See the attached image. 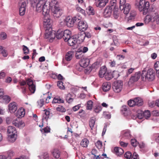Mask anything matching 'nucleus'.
Masks as SVG:
<instances>
[{"mask_svg":"<svg viewBox=\"0 0 159 159\" xmlns=\"http://www.w3.org/2000/svg\"><path fill=\"white\" fill-rule=\"evenodd\" d=\"M43 15V25L46 31L44 37L50 39H54L56 37V34L54 31H52V25L50 16L48 14Z\"/></svg>","mask_w":159,"mask_h":159,"instance_id":"obj_1","label":"nucleus"},{"mask_svg":"<svg viewBox=\"0 0 159 159\" xmlns=\"http://www.w3.org/2000/svg\"><path fill=\"white\" fill-rule=\"evenodd\" d=\"M26 3L25 2H22L19 8V14L20 16H23L25 14L26 11Z\"/></svg>","mask_w":159,"mask_h":159,"instance_id":"obj_18","label":"nucleus"},{"mask_svg":"<svg viewBox=\"0 0 159 159\" xmlns=\"http://www.w3.org/2000/svg\"><path fill=\"white\" fill-rule=\"evenodd\" d=\"M68 42V45L70 46H73L76 44H78V43L77 39L76 37L75 36V35L73 36L72 37L69 38L67 40Z\"/></svg>","mask_w":159,"mask_h":159,"instance_id":"obj_14","label":"nucleus"},{"mask_svg":"<svg viewBox=\"0 0 159 159\" xmlns=\"http://www.w3.org/2000/svg\"><path fill=\"white\" fill-rule=\"evenodd\" d=\"M93 102L91 100L89 101L87 104L86 109L88 110H92Z\"/></svg>","mask_w":159,"mask_h":159,"instance_id":"obj_40","label":"nucleus"},{"mask_svg":"<svg viewBox=\"0 0 159 159\" xmlns=\"http://www.w3.org/2000/svg\"><path fill=\"white\" fill-rule=\"evenodd\" d=\"M57 85L59 88L61 89L64 90L65 89V86L63 85V83L61 80L57 82Z\"/></svg>","mask_w":159,"mask_h":159,"instance_id":"obj_46","label":"nucleus"},{"mask_svg":"<svg viewBox=\"0 0 159 159\" xmlns=\"http://www.w3.org/2000/svg\"><path fill=\"white\" fill-rule=\"evenodd\" d=\"M50 129L48 126H47L41 130L42 133H48L50 132Z\"/></svg>","mask_w":159,"mask_h":159,"instance_id":"obj_52","label":"nucleus"},{"mask_svg":"<svg viewBox=\"0 0 159 159\" xmlns=\"http://www.w3.org/2000/svg\"><path fill=\"white\" fill-rule=\"evenodd\" d=\"M109 0H95L96 6L99 8L104 7L108 2Z\"/></svg>","mask_w":159,"mask_h":159,"instance_id":"obj_12","label":"nucleus"},{"mask_svg":"<svg viewBox=\"0 0 159 159\" xmlns=\"http://www.w3.org/2000/svg\"><path fill=\"white\" fill-rule=\"evenodd\" d=\"M0 53L4 57H6L7 55L6 51L3 49L2 46H0Z\"/></svg>","mask_w":159,"mask_h":159,"instance_id":"obj_43","label":"nucleus"},{"mask_svg":"<svg viewBox=\"0 0 159 159\" xmlns=\"http://www.w3.org/2000/svg\"><path fill=\"white\" fill-rule=\"evenodd\" d=\"M23 51L24 54L27 55L29 53V49L26 46L23 45L22 46Z\"/></svg>","mask_w":159,"mask_h":159,"instance_id":"obj_49","label":"nucleus"},{"mask_svg":"<svg viewBox=\"0 0 159 159\" xmlns=\"http://www.w3.org/2000/svg\"><path fill=\"white\" fill-rule=\"evenodd\" d=\"M134 102L135 103V105H137L138 106H141L143 104L142 100L139 98H134Z\"/></svg>","mask_w":159,"mask_h":159,"instance_id":"obj_32","label":"nucleus"},{"mask_svg":"<svg viewBox=\"0 0 159 159\" xmlns=\"http://www.w3.org/2000/svg\"><path fill=\"white\" fill-rule=\"evenodd\" d=\"M52 10V15L55 17H59L62 13V10L59 7L55 6L54 8Z\"/></svg>","mask_w":159,"mask_h":159,"instance_id":"obj_8","label":"nucleus"},{"mask_svg":"<svg viewBox=\"0 0 159 159\" xmlns=\"http://www.w3.org/2000/svg\"><path fill=\"white\" fill-rule=\"evenodd\" d=\"M113 16L115 19H117L119 16V13L117 10H115L113 11Z\"/></svg>","mask_w":159,"mask_h":159,"instance_id":"obj_54","label":"nucleus"},{"mask_svg":"<svg viewBox=\"0 0 159 159\" xmlns=\"http://www.w3.org/2000/svg\"><path fill=\"white\" fill-rule=\"evenodd\" d=\"M32 4L36 5V10L38 12L43 11V15L49 14L50 11V4L46 2L45 0H29Z\"/></svg>","mask_w":159,"mask_h":159,"instance_id":"obj_2","label":"nucleus"},{"mask_svg":"<svg viewBox=\"0 0 159 159\" xmlns=\"http://www.w3.org/2000/svg\"><path fill=\"white\" fill-rule=\"evenodd\" d=\"M143 115L144 117L146 119L149 118L151 115L150 112L148 110H146L143 112Z\"/></svg>","mask_w":159,"mask_h":159,"instance_id":"obj_45","label":"nucleus"},{"mask_svg":"<svg viewBox=\"0 0 159 159\" xmlns=\"http://www.w3.org/2000/svg\"><path fill=\"white\" fill-rule=\"evenodd\" d=\"M56 37L58 39H60L62 38H63L64 35L63 30H59L56 33Z\"/></svg>","mask_w":159,"mask_h":159,"instance_id":"obj_31","label":"nucleus"},{"mask_svg":"<svg viewBox=\"0 0 159 159\" xmlns=\"http://www.w3.org/2000/svg\"><path fill=\"white\" fill-rule=\"evenodd\" d=\"M122 138L124 139H130L131 137L130 130H126L122 131Z\"/></svg>","mask_w":159,"mask_h":159,"instance_id":"obj_22","label":"nucleus"},{"mask_svg":"<svg viewBox=\"0 0 159 159\" xmlns=\"http://www.w3.org/2000/svg\"><path fill=\"white\" fill-rule=\"evenodd\" d=\"M27 83L30 91L32 93H34L35 91L36 87L34 84L33 80L31 79H29L27 80Z\"/></svg>","mask_w":159,"mask_h":159,"instance_id":"obj_11","label":"nucleus"},{"mask_svg":"<svg viewBox=\"0 0 159 159\" xmlns=\"http://www.w3.org/2000/svg\"><path fill=\"white\" fill-rule=\"evenodd\" d=\"M9 111L11 113H14L17 110V105L15 102L10 103L8 106Z\"/></svg>","mask_w":159,"mask_h":159,"instance_id":"obj_17","label":"nucleus"},{"mask_svg":"<svg viewBox=\"0 0 159 159\" xmlns=\"http://www.w3.org/2000/svg\"><path fill=\"white\" fill-rule=\"evenodd\" d=\"M89 143V140L87 139L84 138L83 139L81 142L80 145L84 147H86Z\"/></svg>","mask_w":159,"mask_h":159,"instance_id":"obj_36","label":"nucleus"},{"mask_svg":"<svg viewBox=\"0 0 159 159\" xmlns=\"http://www.w3.org/2000/svg\"><path fill=\"white\" fill-rule=\"evenodd\" d=\"M90 61L89 59L87 58H83L81 59L80 64V66L83 68L87 67L89 65Z\"/></svg>","mask_w":159,"mask_h":159,"instance_id":"obj_19","label":"nucleus"},{"mask_svg":"<svg viewBox=\"0 0 159 159\" xmlns=\"http://www.w3.org/2000/svg\"><path fill=\"white\" fill-rule=\"evenodd\" d=\"M131 6L129 3H126L125 5L121 6L120 7L121 10H124V13L125 15L128 14L130 11Z\"/></svg>","mask_w":159,"mask_h":159,"instance_id":"obj_15","label":"nucleus"},{"mask_svg":"<svg viewBox=\"0 0 159 159\" xmlns=\"http://www.w3.org/2000/svg\"><path fill=\"white\" fill-rule=\"evenodd\" d=\"M88 13L89 15H93L94 14V11L93 8L90 6H89L87 9Z\"/></svg>","mask_w":159,"mask_h":159,"instance_id":"obj_39","label":"nucleus"},{"mask_svg":"<svg viewBox=\"0 0 159 159\" xmlns=\"http://www.w3.org/2000/svg\"><path fill=\"white\" fill-rule=\"evenodd\" d=\"M56 110L59 111L64 112L66 111V109L63 106L59 105L56 108Z\"/></svg>","mask_w":159,"mask_h":159,"instance_id":"obj_47","label":"nucleus"},{"mask_svg":"<svg viewBox=\"0 0 159 159\" xmlns=\"http://www.w3.org/2000/svg\"><path fill=\"white\" fill-rule=\"evenodd\" d=\"M2 98L3 102L7 104L9 103L11 100L9 96L7 95L3 96Z\"/></svg>","mask_w":159,"mask_h":159,"instance_id":"obj_44","label":"nucleus"},{"mask_svg":"<svg viewBox=\"0 0 159 159\" xmlns=\"http://www.w3.org/2000/svg\"><path fill=\"white\" fill-rule=\"evenodd\" d=\"M78 25V28L79 30L84 32L88 28V25L87 22L85 21L79 20Z\"/></svg>","mask_w":159,"mask_h":159,"instance_id":"obj_9","label":"nucleus"},{"mask_svg":"<svg viewBox=\"0 0 159 159\" xmlns=\"http://www.w3.org/2000/svg\"><path fill=\"white\" fill-rule=\"evenodd\" d=\"M38 157H39V159H49V154L47 152H44L42 155L39 156Z\"/></svg>","mask_w":159,"mask_h":159,"instance_id":"obj_38","label":"nucleus"},{"mask_svg":"<svg viewBox=\"0 0 159 159\" xmlns=\"http://www.w3.org/2000/svg\"><path fill=\"white\" fill-rule=\"evenodd\" d=\"M143 117V111L141 110L138 111L136 114L133 115L132 116V118L133 119H135L137 118L141 119Z\"/></svg>","mask_w":159,"mask_h":159,"instance_id":"obj_23","label":"nucleus"},{"mask_svg":"<svg viewBox=\"0 0 159 159\" xmlns=\"http://www.w3.org/2000/svg\"><path fill=\"white\" fill-rule=\"evenodd\" d=\"M95 145L98 148L100 149L102 146V142L98 140L95 143Z\"/></svg>","mask_w":159,"mask_h":159,"instance_id":"obj_61","label":"nucleus"},{"mask_svg":"<svg viewBox=\"0 0 159 159\" xmlns=\"http://www.w3.org/2000/svg\"><path fill=\"white\" fill-rule=\"evenodd\" d=\"M131 145L134 147H136L138 143V142L135 139H132L131 140Z\"/></svg>","mask_w":159,"mask_h":159,"instance_id":"obj_55","label":"nucleus"},{"mask_svg":"<svg viewBox=\"0 0 159 159\" xmlns=\"http://www.w3.org/2000/svg\"><path fill=\"white\" fill-rule=\"evenodd\" d=\"M154 66L156 70H159V61H157L155 63Z\"/></svg>","mask_w":159,"mask_h":159,"instance_id":"obj_63","label":"nucleus"},{"mask_svg":"<svg viewBox=\"0 0 159 159\" xmlns=\"http://www.w3.org/2000/svg\"><path fill=\"white\" fill-rule=\"evenodd\" d=\"M38 106L39 107H41L44 105V101L43 99H41L37 102Z\"/></svg>","mask_w":159,"mask_h":159,"instance_id":"obj_51","label":"nucleus"},{"mask_svg":"<svg viewBox=\"0 0 159 159\" xmlns=\"http://www.w3.org/2000/svg\"><path fill=\"white\" fill-rule=\"evenodd\" d=\"M63 39L64 41L66 42L68 39L71 37V32L69 30H66L63 31Z\"/></svg>","mask_w":159,"mask_h":159,"instance_id":"obj_20","label":"nucleus"},{"mask_svg":"<svg viewBox=\"0 0 159 159\" xmlns=\"http://www.w3.org/2000/svg\"><path fill=\"white\" fill-rule=\"evenodd\" d=\"M81 17L78 16L72 18L70 16H67L64 20V23L68 27H73L75 22H76L80 20Z\"/></svg>","mask_w":159,"mask_h":159,"instance_id":"obj_5","label":"nucleus"},{"mask_svg":"<svg viewBox=\"0 0 159 159\" xmlns=\"http://www.w3.org/2000/svg\"><path fill=\"white\" fill-rule=\"evenodd\" d=\"M7 38V34L4 32H2L0 33V39L2 40H4Z\"/></svg>","mask_w":159,"mask_h":159,"instance_id":"obj_53","label":"nucleus"},{"mask_svg":"<svg viewBox=\"0 0 159 159\" xmlns=\"http://www.w3.org/2000/svg\"><path fill=\"white\" fill-rule=\"evenodd\" d=\"M25 114V110L24 109L21 108L19 109L16 113V116L18 118H21L24 116Z\"/></svg>","mask_w":159,"mask_h":159,"instance_id":"obj_21","label":"nucleus"},{"mask_svg":"<svg viewBox=\"0 0 159 159\" xmlns=\"http://www.w3.org/2000/svg\"><path fill=\"white\" fill-rule=\"evenodd\" d=\"M154 16V12L152 13L149 15H147L145 18V20L147 23L150 21L152 22L153 20V16Z\"/></svg>","mask_w":159,"mask_h":159,"instance_id":"obj_27","label":"nucleus"},{"mask_svg":"<svg viewBox=\"0 0 159 159\" xmlns=\"http://www.w3.org/2000/svg\"><path fill=\"white\" fill-rule=\"evenodd\" d=\"M51 153L55 158H58L60 156V152L57 149H54L52 151Z\"/></svg>","mask_w":159,"mask_h":159,"instance_id":"obj_30","label":"nucleus"},{"mask_svg":"<svg viewBox=\"0 0 159 159\" xmlns=\"http://www.w3.org/2000/svg\"><path fill=\"white\" fill-rule=\"evenodd\" d=\"M95 119L93 118H91L89 121V125L91 130H93L95 124Z\"/></svg>","mask_w":159,"mask_h":159,"instance_id":"obj_37","label":"nucleus"},{"mask_svg":"<svg viewBox=\"0 0 159 159\" xmlns=\"http://www.w3.org/2000/svg\"><path fill=\"white\" fill-rule=\"evenodd\" d=\"M141 75L140 71H138L135 73L134 75L131 76L129 79V83L132 84L134 82L137 81L139 79Z\"/></svg>","mask_w":159,"mask_h":159,"instance_id":"obj_10","label":"nucleus"},{"mask_svg":"<svg viewBox=\"0 0 159 159\" xmlns=\"http://www.w3.org/2000/svg\"><path fill=\"white\" fill-rule=\"evenodd\" d=\"M146 79L150 81L153 80L155 78V72L152 69L148 70L145 75H144Z\"/></svg>","mask_w":159,"mask_h":159,"instance_id":"obj_7","label":"nucleus"},{"mask_svg":"<svg viewBox=\"0 0 159 159\" xmlns=\"http://www.w3.org/2000/svg\"><path fill=\"white\" fill-rule=\"evenodd\" d=\"M132 156V153L130 152H127L124 155L125 157L127 159H130Z\"/></svg>","mask_w":159,"mask_h":159,"instance_id":"obj_58","label":"nucleus"},{"mask_svg":"<svg viewBox=\"0 0 159 159\" xmlns=\"http://www.w3.org/2000/svg\"><path fill=\"white\" fill-rule=\"evenodd\" d=\"M84 55V54L81 50H79L76 52L75 54V57L76 59L81 58Z\"/></svg>","mask_w":159,"mask_h":159,"instance_id":"obj_33","label":"nucleus"},{"mask_svg":"<svg viewBox=\"0 0 159 159\" xmlns=\"http://www.w3.org/2000/svg\"><path fill=\"white\" fill-rule=\"evenodd\" d=\"M128 105L130 107H133L135 105V103L134 102V100H130L128 102Z\"/></svg>","mask_w":159,"mask_h":159,"instance_id":"obj_57","label":"nucleus"},{"mask_svg":"<svg viewBox=\"0 0 159 159\" xmlns=\"http://www.w3.org/2000/svg\"><path fill=\"white\" fill-rule=\"evenodd\" d=\"M5 154L6 155L8 159H11L15 155L14 152L11 150L7 151L5 153Z\"/></svg>","mask_w":159,"mask_h":159,"instance_id":"obj_29","label":"nucleus"},{"mask_svg":"<svg viewBox=\"0 0 159 159\" xmlns=\"http://www.w3.org/2000/svg\"><path fill=\"white\" fill-rule=\"evenodd\" d=\"M123 86V83L121 80H117L113 83L112 89L115 93H119L122 90Z\"/></svg>","mask_w":159,"mask_h":159,"instance_id":"obj_6","label":"nucleus"},{"mask_svg":"<svg viewBox=\"0 0 159 159\" xmlns=\"http://www.w3.org/2000/svg\"><path fill=\"white\" fill-rule=\"evenodd\" d=\"M111 87V84L109 83L105 82L103 84L102 88L104 91L107 92L110 89Z\"/></svg>","mask_w":159,"mask_h":159,"instance_id":"obj_28","label":"nucleus"},{"mask_svg":"<svg viewBox=\"0 0 159 159\" xmlns=\"http://www.w3.org/2000/svg\"><path fill=\"white\" fill-rule=\"evenodd\" d=\"M103 115L106 118L110 119L111 118V114L108 112H104Z\"/></svg>","mask_w":159,"mask_h":159,"instance_id":"obj_60","label":"nucleus"},{"mask_svg":"<svg viewBox=\"0 0 159 159\" xmlns=\"http://www.w3.org/2000/svg\"><path fill=\"white\" fill-rule=\"evenodd\" d=\"M84 32H81L75 35V36L77 39L78 43H80L83 42L85 39Z\"/></svg>","mask_w":159,"mask_h":159,"instance_id":"obj_16","label":"nucleus"},{"mask_svg":"<svg viewBox=\"0 0 159 159\" xmlns=\"http://www.w3.org/2000/svg\"><path fill=\"white\" fill-rule=\"evenodd\" d=\"M136 15V13L135 11L133 12L132 13H131L130 15L128 18V20H132L134 19Z\"/></svg>","mask_w":159,"mask_h":159,"instance_id":"obj_56","label":"nucleus"},{"mask_svg":"<svg viewBox=\"0 0 159 159\" xmlns=\"http://www.w3.org/2000/svg\"><path fill=\"white\" fill-rule=\"evenodd\" d=\"M113 6L112 7L108 6L105 8L103 15L105 17H109L111 16L112 11L113 10Z\"/></svg>","mask_w":159,"mask_h":159,"instance_id":"obj_13","label":"nucleus"},{"mask_svg":"<svg viewBox=\"0 0 159 159\" xmlns=\"http://www.w3.org/2000/svg\"><path fill=\"white\" fill-rule=\"evenodd\" d=\"M153 20L152 22L156 21L157 24H159V14H157L156 13H154Z\"/></svg>","mask_w":159,"mask_h":159,"instance_id":"obj_41","label":"nucleus"},{"mask_svg":"<svg viewBox=\"0 0 159 159\" xmlns=\"http://www.w3.org/2000/svg\"><path fill=\"white\" fill-rule=\"evenodd\" d=\"M44 111H45V112L43 115L42 119L43 120H46L47 121L49 117L50 111H49L46 110H45Z\"/></svg>","mask_w":159,"mask_h":159,"instance_id":"obj_34","label":"nucleus"},{"mask_svg":"<svg viewBox=\"0 0 159 159\" xmlns=\"http://www.w3.org/2000/svg\"><path fill=\"white\" fill-rule=\"evenodd\" d=\"M107 68L105 66H103L100 68V70L99 71V75L101 78H102L107 73Z\"/></svg>","mask_w":159,"mask_h":159,"instance_id":"obj_25","label":"nucleus"},{"mask_svg":"<svg viewBox=\"0 0 159 159\" xmlns=\"http://www.w3.org/2000/svg\"><path fill=\"white\" fill-rule=\"evenodd\" d=\"M18 124L17 126H16L18 128H21L25 126V124L22 121H18Z\"/></svg>","mask_w":159,"mask_h":159,"instance_id":"obj_62","label":"nucleus"},{"mask_svg":"<svg viewBox=\"0 0 159 159\" xmlns=\"http://www.w3.org/2000/svg\"><path fill=\"white\" fill-rule=\"evenodd\" d=\"M8 141L11 143H13L16 139L17 131L15 127L12 126L8 127L7 130Z\"/></svg>","mask_w":159,"mask_h":159,"instance_id":"obj_3","label":"nucleus"},{"mask_svg":"<svg viewBox=\"0 0 159 159\" xmlns=\"http://www.w3.org/2000/svg\"><path fill=\"white\" fill-rule=\"evenodd\" d=\"M114 151L115 154L117 156H120L124 153L123 149L121 148L118 147H115L114 148Z\"/></svg>","mask_w":159,"mask_h":159,"instance_id":"obj_26","label":"nucleus"},{"mask_svg":"<svg viewBox=\"0 0 159 159\" xmlns=\"http://www.w3.org/2000/svg\"><path fill=\"white\" fill-rule=\"evenodd\" d=\"M149 3L145 0H140L138 6L139 10L142 11L143 15H146L149 11Z\"/></svg>","mask_w":159,"mask_h":159,"instance_id":"obj_4","label":"nucleus"},{"mask_svg":"<svg viewBox=\"0 0 159 159\" xmlns=\"http://www.w3.org/2000/svg\"><path fill=\"white\" fill-rule=\"evenodd\" d=\"M71 94L70 93L68 94L66 98V100L67 102L69 103H70L73 101V99L70 97Z\"/></svg>","mask_w":159,"mask_h":159,"instance_id":"obj_48","label":"nucleus"},{"mask_svg":"<svg viewBox=\"0 0 159 159\" xmlns=\"http://www.w3.org/2000/svg\"><path fill=\"white\" fill-rule=\"evenodd\" d=\"M131 159H139V155L136 152H134L133 154Z\"/></svg>","mask_w":159,"mask_h":159,"instance_id":"obj_64","label":"nucleus"},{"mask_svg":"<svg viewBox=\"0 0 159 159\" xmlns=\"http://www.w3.org/2000/svg\"><path fill=\"white\" fill-rule=\"evenodd\" d=\"M64 101L63 100L60 98L59 97H58L57 98H55L53 100L52 103H63Z\"/></svg>","mask_w":159,"mask_h":159,"instance_id":"obj_42","label":"nucleus"},{"mask_svg":"<svg viewBox=\"0 0 159 159\" xmlns=\"http://www.w3.org/2000/svg\"><path fill=\"white\" fill-rule=\"evenodd\" d=\"M78 115L82 118L84 117L86 115L85 111L82 109L78 113Z\"/></svg>","mask_w":159,"mask_h":159,"instance_id":"obj_50","label":"nucleus"},{"mask_svg":"<svg viewBox=\"0 0 159 159\" xmlns=\"http://www.w3.org/2000/svg\"><path fill=\"white\" fill-rule=\"evenodd\" d=\"M74 52L72 51H68L67 52L65 56V58L67 61H70L72 58L74 56Z\"/></svg>","mask_w":159,"mask_h":159,"instance_id":"obj_24","label":"nucleus"},{"mask_svg":"<svg viewBox=\"0 0 159 159\" xmlns=\"http://www.w3.org/2000/svg\"><path fill=\"white\" fill-rule=\"evenodd\" d=\"M104 76L106 79L107 80H110L114 77L113 73L111 72H107Z\"/></svg>","mask_w":159,"mask_h":159,"instance_id":"obj_35","label":"nucleus"},{"mask_svg":"<svg viewBox=\"0 0 159 159\" xmlns=\"http://www.w3.org/2000/svg\"><path fill=\"white\" fill-rule=\"evenodd\" d=\"M102 110V107L100 106H98L94 108V111L97 113H99Z\"/></svg>","mask_w":159,"mask_h":159,"instance_id":"obj_59","label":"nucleus"}]
</instances>
